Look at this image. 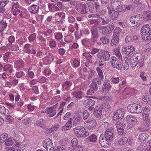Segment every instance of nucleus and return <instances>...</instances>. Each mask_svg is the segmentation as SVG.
I'll return each instance as SVG.
<instances>
[{"label":"nucleus","mask_w":151,"mask_h":151,"mask_svg":"<svg viewBox=\"0 0 151 151\" xmlns=\"http://www.w3.org/2000/svg\"><path fill=\"white\" fill-rule=\"evenodd\" d=\"M128 111L131 113L139 114L142 111V107L141 105L137 104H130L127 106Z\"/></svg>","instance_id":"1"},{"label":"nucleus","mask_w":151,"mask_h":151,"mask_svg":"<svg viewBox=\"0 0 151 151\" xmlns=\"http://www.w3.org/2000/svg\"><path fill=\"white\" fill-rule=\"evenodd\" d=\"M122 29L119 27H116L114 31V34L111 42V45L113 46L118 44L119 42V37L120 33L122 31Z\"/></svg>","instance_id":"2"},{"label":"nucleus","mask_w":151,"mask_h":151,"mask_svg":"<svg viewBox=\"0 0 151 151\" xmlns=\"http://www.w3.org/2000/svg\"><path fill=\"white\" fill-rule=\"evenodd\" d=\"M97 56L99 62H101L108 61L110 57L109 52L107 51H105L103 52H99L97 55Z\"/></svg>","instance_id":"3"},{"label":"nucleus","mask_w":151,"mask_h":151,"mask_svg":"<svg viewBox=\"0 0 151 151\" xmlns=\"http://www.w3.org/2000/svg\"><path fill=\"white\" fill-rule=\"evenodd\" d=\"M84 124L85 127L91 130L94 129L96 126V121L93 119H89L86 121Z\"/></svg>","instance_id":"4"},{"label":"nucleus","mask_w":151,"mask_h":151,"mask_svg":"<svg viewBox=\"0 0 151 151\" xmlns=\"http://www.w3.org/2000/svg\"><path fill=\"white\" fill-rule=\"evenodd\" d=\"M110 60L111 65L113 67L119 70L122 69V66L121 64L116 58L112 56L110 59Z\"/></svg>","instance_id":"5"},{"label":"nucleus","mask_w":151,"mask_h":151,"mask_svg":"<svg viewBox=\"0 0 151 151\" xmlns=\"http://www.w3.org/2000/svg\"><path fill=\"white\" fill-rule=\"evenodd\" d=\"M104 110L103 106L99 105L95 108L93 113L96 117L100 119L102 116V112L104 111Z\"/></svg>","instance_id":"6"},{"label":"nucleus","mask_w":151,"mask_h":151,"mask_svg":"<svg viewBox=\"0 0 151 151\" xmlns=\"http://www.w3.org/2000/svg\"><path fill=\"white\" fill-rule=\"evenodd\" d=\"M73 132L78 137H83V133L85 131V129L82 126H78L74 128Z\"/></svg>","instance_id":"7"},{"label":"nucleus","mask_w":151,"mask_h":151,"mask_svg":"<svg viewBox=\"0 0 151 151\" xmlns=\"http://www.w3.org/2000/svg\"><path fill=\"white\" fill-rule=\"evenodd\" d=\"M144 60V56L140 53L134 54L131 57L130 61L134 60L135 61L139 63L142 62Z\"/></svg>","instance_id":"8"},{"label":"nucleus","mask_w":151,"mask_h":151,"mask_svg":"<svg viewBox=\"0 0 151 151\" xmlns=\"http://www.w3.org/2000/svg\"><path fill=\"white\" fill-rule=\"evenodd\" d=\"M141 34L142 40L145 41H150L151 39V30L145 32L144 30L141 31Z\"/></svg>","instance_id":"9"},{"label":"nucleus","mask_w":151,"mask_h":151,"mask_svg":"<svg viewBox=\"0 0 151 151\" xmlns=\"http://www.w3.org/2000/svg\"><path fill=\"white\" fill-rule=\"evenodd\" d=\"M114 131L112 128L110 129H108L105 132L104 137L108 141H111L113 139Z\"/></svg>","instance_id":"10"},{"label":"nucleus","mask_w":151,"mask_h":151,"mask_svg":"<svg viewBox=\"0 0 151 151\" xmlns=\"http://www.w3.org/2000/svg\"><path fill=\"white\" fill-rule=\"evenodd\" d=\"M95 104V101L91 99H88L85 101L83 102L84 106L86 108H88L91 111L93 109V106Z\"/></svg>","instance_id":"11"},{"label":"nucleus","mask_w":151,"mask_h":151,"mask_svg":"<svg viewBox=\"0 0 151 151\" xmlns=\"http://www.w3.org/2000/svg\"><path fill=\"white\" fill-rule=\"evenodd\" d=\"M142 17V15L138 14L133 16L130 18V21L133 24H139L141 23L140 19Z\"/></svg>","instance_id":"12"},{"label":"nucleus","mask_w":151,"mask_h":151,"mask_svg":"<svg viewBox=\"0 0 151 151\" xmlns=\"http://www.w3.org/2000/svg\"><path fill=\"white\" fill-rule=\"evenodd\" d=\"M108 16L112 19H115L118 17L119 13L117 11L114 10L111 7L109 9H108Z\"/></svg>","instance_id":"13"},{"label":"nucleus","mask_w":151,"mask_h":151,"mask_svg":"<svg viewBox=\"0 0 151 151\" xmlns=\"http://www.w3.org/2000/svg\"><path fill=\"white\" fill-rule=\"evenodd\" d=\"M86 6L85 4H79L77 5L76 10L78 12L82 14H85L87 13V11L86 10Z\"/></svg>","instance_id":"14"},{"label":"nucleus","mask_w":151,"mask_h":151,"mask_svg":"<svg viewBox=\"0 0 151 151\" xmlns=\"http://www.w3.org/2000/svg\"><path fill=\"white\" fill-rule=\"evenodd\" d=\"M110 81L108 80H106L104 81L102 88L103 92L108 93L110 89L111 86L110 85Z\"/></svg>","instance_id":"15"},{"label":"nucleus","mask_w":151,"mask_h":151,"mask_svg":"<svg viewBox=\"0 0 151 151\" xmlns=\"http://www.w3.org/2000/svg\"><path fill=\"white\" fill-rule=\"evenodd\" d=\"M124 111L121 110H117L114 114L113 118L114 120H116L117 119H122L124 115Z\"/></svg>","instance_id":"16"},{"label":"nucleus","mask_w":151,"mask_h":151,"mask_svg":"<svg viewBox=\"0 0 151 151\" xmlns=\"http://www.w3.org/2000/svg\"><path fill=\"white\" fill-rule=\"evenodd\" d=\"M122 51L126 55H128L131 53H133L135 51V49L132 46H130L124 48Z\"/></svg>","instance_id":"17"},{"label":"nucleus","mask_w":151,"mask_h":151,"mask_svg":"<svg viewBox=\"0 0 151 151\" xmlns=\"http://www.w3.org/2000/svg\"><path fill=\"white\" fill-rule=\"evenodd\" d=\"M104 137L103 135L101 134L100 135L99 138V143L101 146L103 147L106 146L107 144V142L108 141L106 138H104Z\"/></svg>","instance_id":"18"},{"label":"nucleus","mask_w":151,"mask_h":151,"mask_svg":"<svg viewBox=\"0 0 151 151\" xmlns=\"http://www.w3.org/2000/svg\"><path fill=\"white\" fill-rule=\"evenodd\" d=\"M46 113L49 114V116L50 117H52L55 115L56 113L55 110H53L52 108H47L45 110Z\"/></svg>","instance_id":"19"},{"label":"nucleus","mask_w":151,"mask_h":151,"mask_svg":"<svg viewBox=\"0 0 151 151\" xmlns=\"http://www.w3.org/2000/svg\"><path fill=\"white\" fill-rule=\"evenodd\" d=\"M148 137V134L145 133H142L139 135L138 138L141 142H143L147 139Z\"/></svg>","instance_id":"20"},{"label":"nucleus","mask_w":151,"mask_h":151,"mask_svg":"<svg viewBox=\"0 0 151 151\" xmlns=\"http://www.w3.org/2000/svg\"><path fill=\"white\" fill-rule=\"evenodd\" d=\"M99 20L101 22L103 25L106 24H109V23L111 21V19L109 18H103L101 17H99Z\"/></svg>","instance_id":"21"},{"label":"nucleus","mask_w":151,"mask_h":151,"mask_svg":"<svg viewBox=\"0 0 151 151\" xmlns=\"http://www.w3.org/2000/svg\"><path fill=\"white\" fill-rule=\"evenodd\" d=\"M128 119L130 121L133 125H137L138 123L137 120L135 116L132 115H129Z\"/></svg>","instance_id":"22"},{"label":"nucleus","mask_w":151,"mask_h":151,"mask_svg":"<svg viewBox=\"0 0 151 151\" xmlns=\"http://www.w3.org/2000/svg\"><path fill=\"white\" fill-rule=\"evenodd\" d=\"M149 115H145L143 116V115H142V117L143 119V120L144 121L143 122L145 124V125L146 126V127H148L149 126Z\"/></svg>","instance_id":"23"},{"label":"nucleus","mask_w":151,"mask_h":151,"mask_svg":"<svg viewBox=\"0 0 151 151\" xmlns=\"http://www.w3.org/2000/svg\"><path fill=\"white\" fill-rule=\"evenodd\" d=\"M133 125L131 123L127 122L126 121H124V122L122 124V127L126 129L127 130L132 127Z\"/></svg>","instance_id":"24"},{"label":"nucleus","mask_w":151,"mask_h":151,"mask_svg":"<svg viewBox=\"0 0 151 151\" xmlns=\"http://www.w3.org/2000/svg\"><path fill=\"white\" fill-rule=\"evenodd\" d=\"M39 10V6L37 5H32L29 8V10L33 13H36Z\"/></svg>","instance_id":"25"},{"label":"nucleus","mask_w":151,"mask_h":151,"mask_svg":"<svg viewBox=\"0 0 151 151\" xmlns=\"http://www.w3.org/2000/svg\"><path fill=\"white\" fill-rule=\"evenodd\" d=\"M96 70L98 73L99 78H100L101 80L103 79L104 76L102 70L99 67H97L96 68Z\"/></svg>","instance_id":"26"},{"label":"nucleus","mask_w":151,"mask_h":151,"mask_svg":"<svg viewBox=\"0 0 151 151\" xmlns=\"http://www.w3.org/2000/svg\"><path fill=\"white\" fill-rule=\"evenodd\" d=\"M88 139L90 142H95L97 140V137L96 134H92L88 137Z\"/></svg>","instance_id":"27"},{"label":"nucleus","mask_w":151,"mask_h":151,"mask_svg":"<svg viewBox=\"0 0 151 151\" xmlns=\"http://www.w3.org/2000/svg\"><path fill=\"white\" fill-rule=\"evenodd\" d=\"M147 149L146 145L144 143H141L137 148L138 151H145Z\"/></svg>","instance_id":"28"},{"label":"nucleus","mask_w":151,"mask_h":151,"mask_svg":"<svg viewBox=\"0 0 151 151\" xmlns=\"http://www.w3.org/2000/svg\"><path fill=\"white\" fill-rule=\"evenodd\" d=\"M150 113V111L149 108V106H146L144 109L142 115H143V116L145 115H147V116L149 115Z\"/></svg>","instance_id":"29"},{"label":"nucleus","mask_w":151,"mask_h":151,"mask_svg":"<svg viewBox=\"0 0 151 151\" xmlns=\"http://www.w3.org/2000/svg\"><path fill=\"white\" fill-rule=\"evenodd\" d=\"M120 3L119 1H114L111 4V6L113 9H116L119 7L120 5Z\"/></svg>","instance_id":"30"},{"label":"nucleus","mask_w":151,"mask_h":151,"mask_svg":"<svg viewBox=\"0 0 151 151\" xmlns=\"http://www.w3.org/2000/svg\"><path fill=\"white\" fill-rule=\"evenodd\" d=\"M90 31L91 36L99 35L98 30L96 27H92Z\"/></svg>","instance_id":"31"},{"label":"nucleus","mask_w":151,"mask_h":151,"mask_svg":"<svg viewBox=\"0 0 151 151\" xmlns=\"http://www.w3.org/2000/svg\"><path fill=\"white\" fill-rule=\"evenodd\" d=\"M16 68H22L24 66V62L23 60L17 61L15 63Z\"/></svg>","instance_id":"32"},{"label":"nucleus","mask_w":151,"mask_h":151,"mask_svg":"<svg viewBox=\"0 0 151 151\" xmlns=\"http://www.w3.org/2000/svg\"><path fill=\"white\" fill-rule=\"evenodd\" d=\"M129 60L127 59L125 61V62L122 63V66L123 69L125 70H127L129 67Z\"/></svg>","instance_id":"33"},{"label":"nucleus","mask_w":151,"mask_h":151,"mask_svg":"<svg viewBox=\"0 0 151 151\" xmlns=\"http://www.w3.org/2000/svg\"><path fill=\"white\" fill-rule=\"evenodd\" d=\"M128 141V139L127 138L122 137L119 140L118 142L120 145H123L126 144Z\"/></svg>","instance_id":"34"},{"label":"nucleus","mask_w":151,"mask_h":151,"mask_svg":"<svg viewBox=\"0 0 151 151\" xmlns=\"http://www.w3.org/2000/svg\"><path fill=\"white\" fill-rule=\"evenodd\" d=\"M8 137V134L5 133L0 135V143H3L5 141Z\"/></svg>","instance_id":"35"},{"label":"nucleus","mask_w":151,"mask_h":151,"mask_svg":"<svg viewBox=\"0 0 151 151\" xmlns=\"http://www.w3.org/2000/svg\"><path fill=\"white\" fill-rule=\"evenodd\" d=\"M74 96L76 98H78L79 99H82V92L81 91H79L77 92H74L73 93Z\"/></svg>","instance_id":"36"},{"label":"nucleus","mask_w":151,"mask_h":151,"mask_svg":"<svg viewBox=\"0 0 151 151\" xmlns=\"http://www.w3.org/2000/svg\"><path fill=\"white\" fill-rule=\"evenodd\" d=\"M101 1L102 5L107 7V9H109L111 7L109 6V4L108 0H101Z\"/></svg>","instance_id":"37"},{"label":"nucleus","mask_w":151,"mask_h":151,"mask_svg":"<svg viewBox=\"0 0 151 151\" xmlns=\"http://www.w3.org/2000/svg\"><path fill=\"white\" fill-rule=\"evenodd\" d=\"M101 80L99 78H96L93 79L92 82L98 86H100L102 84Z\"/></svg>","instance_id":"38"},{"label":"nucleus","mask_w":151,"mask_h":151,"mask_svg":"<svg viewBox=\"0 0 151 151\" xmlns=\"http://www.w3.org/2000/svg\"><path fill=\"white\" fill-rule=\"evenodd\" d=\"M73 119L71 118H70L68 120V122L66 123L65 125V127H67V128H68V129H67L66 130H68L71 127H72V121Z\"/></svg>","instance_id":"39"},{"label":"nucleus","mask_w":151,"mask_h":151,"mask_svg":"<svg viewBox=\"0 0 151 151\" xmlns=\"http://www.w3.org/2000/svg\"><path fill=\"white\" fill-rule=\"evenodd\" d=\"M109 24V25L107 29V32L108 33H110L112 32V31L114 29L115 26L114 25L112 22H110Z\"/></svg>","instance_id":"40"},{"label":"nucleus","mask_w":151,"mask_h":151,"mask_svg":"<svg viewBox=\"0 0 151 151\" xmlns=\"http://www.w3.org/2000/svg\"><path fill=\"white\" fill-rule=\"evenodd\" d=\"M7 24L6 22L2 21L0 24V32L2 31L6 27Z\"/></svg>","instance_id":"41"},{"label":"nucleus","mask_w":151,"mask_h":151,"mask_svg":"<svg viewBox=\"0 0 151 151\" xmlns=\"http://www.w3.org/2000/svg\"><path fill=\"white\" fill-rule=\"evenodd\" d=\"M9 2V0H2L0 1V7L4 8Z\"/></svg>","instance_id":"42"},{"label":"nucleus","mask_w":151,"mask_h":151,"mask_svg":"<svg viewBox=\"0 0 151 151\" xmlns=\"http://www.w3.org/2000/svg\"><path fill=\"white\" fill-rule=\"evenodd\" d=\"M82 43L85 46L89 47L91 45L90 42L85 39H84L82 40Z\"/></svg>","instance_id":"43"},{"label":"nucleus","mask_w":151,"mask_h":151,"mask_svg":"<svg viewBox=\"0 0 151 151\" xmlns=\"http://www.w3.org/2000/svg\"><path fill=\"white\" fill-rule=\"evenodd\" d=\"M53 145L51 141H47L46 142H44L43 144V146L45 148L50 146L51 145Z\"/></svg>","instance_id":"44"},{"label":"nucleus","mask_w":151,"mask_h":151,"mask_svg":"<svg viewBox=\"0 0 151 151\" xmlns=\"http://www.w3.org/2000/svg\"><path fill=\"white\" fill-rule=\"evenodd\" d=\"M12 10L14 15L18 14L20 12V10L18 8H14V7H12Z\"/></svg>","instance_id":"45"},{"label":"nucleus","mask_w":151,"mask_h":151,"mask_svg":"<svg viewBox=\"0 0 151 151\" xmlns=\"http://www.w3.org/2000/svg\"><path fill=\"white\" fill-rule=\"evenodd\" d=\"M89 114L88 112L86 110H85L83 111V118L84 120H86L88 118L89 116Z\"/></svg>","instance_id":"46"},{"label":"nucleus","mask_w":151,"mask_h":151,"mask_svg":"<svg viewBox=\"0 0 151 151\" xmlns=\"http://www.w3.org/2000/svg\"><path fill=\"white\" fill-rule=\"evenodd\" d=\"M5 144L7 146H10L13 144V141L11 138H9L6 139Z\"/></svg>","instance_id":"47"},{"label":"nucleus","mask_w":151,"mask_h":151,"mask_svg":"<svg viewBox=\"0 0 151 151\" xmlns=\"http://www.w3.org/2000/svg\"><path fill=\"white\" fill-rule=\"evenodd\" d=\"M8 111V110L6 109L4 106L0 105V113L6 114Z\"/></svg>","instance_id":"48"},{"label":"nucleus","mask_w":151,"mask_h":151,"mask_svg":"<svg viewBox=\"0 0 151 151\" xmlns=\"http://www.w3.org/2000/svg\"><path fill=\"white\" fill-rule=\"evenodd\" d=\"M148 127H146L145 125L144 124V125L142 126L141 127L138 128V129L140 132H146L148 130Z\"/></svg>","instance_id":"49"},{"label":"nucleus","mask_w":151,"mask_h":151,"mask_svg":"<svg viewBox=\"0 0 151 151\" xmlns=\"http://www.w3.org/2000/svg\"><path fill=\"white\" fill-rule=\"evenodd\" d=\"M36 34L35 33H34L31 34L28 37V39L29 40V41L30 42H33L35 40V39L36 37Z\"/></svg>","instance_id":"50"},{"label":"nucleus","mask_w":151,"mask_h":151,"mask_svg":"<svg viewBox=\"0 0 151 151\" xmlns=\"http://www.w3.org/2000/svg\"><path fill=\"white\" fill-rule=\"evenodd\" d=\"M100 40L104 44H107L109 42V40L106 37H101L100 39Z\"/></svg>","instance_id":"51"},{"label":"nucleus","mask_w":151,"mask_h":151,"mask_svg":"<svg viewBox=\"0 0 151 151\" xmlns=\"http://www.w3.org/2000/svg\"><path fill=\"white\" fill-rule=\"evenodd\" d=\"M111 81L113 83H117L119 81V77L114 78L113 77L111 79Z\"/></svg>","instance_id":"52"},{"label":"nucleus","mask_w":151,"mask_h":151,"mask_svg":"<svg viewBox=\"0 0 151 151\" xmlns=\"http://www.w3.org/2000/svg\"><path fill=\"white\" fill-rule=\"evenodd\" d=\"M10 52H8L5 54L4 57V60L5 62H8V59L9 58V56L10 55Z\"/></svg>","instance_id":"53"},{"label":"nucleus","mask_w":151,"mask_h":151,"mask_svg":"<svg viewBox=\"0 0 151 151\" xmlns=\"http://www.w3.org/2000/svg\"><path fill=\"white\" fill-rule=\"evenodd\" d=\"M59 127V124H55L54 125L52 126L51 129V132H52L53 131L57 130Z\"/></svg>","instance_id":"54"},{"label":"nucleus","mask_w":151,"mask_h":151,"mask_svg":"<svg viewBox=\"0 0 151 151\" xmlns=\"http://www.w3.org/2000/svg\"><path fill=\"white\" fill-rule=\"evenodd\" d=\"M149 29H150L149 25L148 24H147L143 26L141 28V31H142V30H144L145 32H146L147 31H149Z\"/></svg>","instance_id":"55"},{"label":"nucleus","mask_w":151,"mask_h":151,"mask_svg":"<svg viewBox=\"0 0 151 151\" xmlns=\"http://www.w3.org/2000/svg\"><path fill=\"white\" fill-rule=\"evenodd\" d=\"M66 148L65 146H61L57 147V151H66Z\"/></svg>","instance_id":"56"},{"label":"nucleus","mask_w":151,"mask_h":151,"mask_svg":"<svg viewBox=\"0 0 151 151\" xmlns=\"http://www.w3.org/2000/svg\"><path fill=\"white\" fill-rule=\"evenodd\" d=\"M90 87H92L93 88V89L95 90V91H97L98 90L99 87L100 86H98L96 85L95 84L93 83L92 82V83L91 84L90 86Z\"/></svg>","instance_id":"57"},{"label":"nucleus","mask_w":151,"mask_h":151,"mask_svg":"<svg viewBox=\"0 0 151 151\" xmlns=\"http://www.w3.org/2000/svg\"><path fill=\"white\" fill-rule=\"evenodd\" d=\"M88 7L90 12L91 13H93L94 9V5L92 4H91L89 5Z\"/></svg>","instance_id":"58"},{"label":"nucleus","mask_w":151,"mask_h":151,"mask_svg":"<svg viewBox=\"0 0 151 151\" xmlns=\"http://www.w3.org/2000/svg\"><path fill=\"white\" fill-rule=\"evenodd\" d=\"M99 37V35L91 36V40L93 42H96Z\"/></svg>","instance_id":"59"},{"label":"nucleus","mask_w":151,"mask_h":151,"mask_svg":"<svg viewBox=\"0 0 151 151\" xmlns=\"http://www.w3.org/2000/svg\"><path fill=\"white\" fill-rule=\"evenodd\" d=\"M130 61L131 62V66H132V68L134 69L138 63L137 62L135 61L134 60H133V61Z\"/></svg>","instance_id":"60"},{"label":"nucleus","mask_w":151,"mask_h":151,"mask_svg":"<svg viewBox=\"0 0 151 151\" xmlns=\"http://www.w3.org/2000/svg\"><path fill=\"white\" fill-rule=\"evenodd\" d=\"M49 45L51 48L54 47L56 46V44L55 41L52 40L49 42Z\"/></svg>","instance_id":"61"},{"label":"nucleus","mask_w":151,"mask_h":151,"mask_svg":"<svg viewBox=\"0 0 151 151\" xmlns=\"http://www.w3.org/2000/svg\"><path fill=\"white\" fill-rule=\"evenodd\" d=\"M123 127H122L121 128L118 127L117 128V130L118 134L120 135H122L124 131Z\"/></svg>","instance_id":"62"},{"label":"nucleus","mask_w":151,"mask_h":151,"mask_svg":"<svg viewBox=\"0 0 151 151\" xmlns=\"http://www.w3.org/2000/svg\"><path fill=\"white\" fill-rule=\"evenodd\" d=\"M63 35L60 33H57L55 35V38L57 40H60L61 39Z\"/></svg>","instance_id":"63"},{"label":"nucleus","mask_w":151,"mask_h":151,"mask_svg":"<svg viewBox=\"0 0 151 151\" xmlns=\"http://www.w3.org/2000/svg\"><path fill=\"white\" fill-rule=\"evenodd\" d=\"M77 143L78 141L76 139L73 138L71 141V143L72 144V146H76L77 145Z\"/></svg>","instance_id":"64"}]
</instances>
